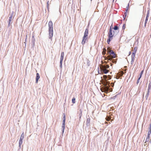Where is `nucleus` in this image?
Masks as SVG:
<instances>
[{"label":"nucleus","instance_id":"obj_52","mask_svg":"<svg viewBox=\"0 0 151 151\" xmlns=\"http://www.w3.org/2000/svg\"><path fill=\"white\" fill-rule=\"evenodd\" d=\"M112 65H113V64H112V63H111V66H112Z\"/></svg>","mask_w":151,"mask_h":151},{"label":"nucleus","instance_id":"obj_12","mask_svg":"<svg viewBox=\"0 0 151 151\" xmlns=\"http://www.w3.org/2000/svg\"><path fill=\"white\" fill-rule=\"evenodd\" d=\"M64 52H62L61 54L60 62H63L64 58Z\"/></svg>","mask_w":151,"mask_h":151},{"label":"nucleus","instance_id":"obj_24","mask_svg":"<svg viewBox=\"0 0 151 151\" xmlns=\"http://www.w3.org/2000/svg\"><path fill=\"white\" fill-rule=\"evenodd\" d=\"M49 1L48 0L47 1V9L48 12L49 11Z\"/></svg>","mask_w":151,"mask_h":151},{"label":"nucleus","instance_id":"obj_6","mask_svg":"<svg viewBox=\"0 0 151 151\" xmlns=\"http://www.w3.org/2000/svg\"><path fill=\"white\" fill-rule=\"evenodd\" d=\"M109 54L111 56L112 58H115L117 57V55L114 52L111 50V51L109 52Z\"/></svg>","mask_w":151,"mask_h":151},{"label":"nucleus","instance_id":"obj_43","mask_svg":"<svg viewBox=\"0 0 151 151\" xmlns=\"http://www.w3.org/2000/svg\"><path fill=\"white\" fill-rule=\"evenodd\" d=\"M82 113H79V116L80 117H81V116H82Z\"/></svg>","mask_w":151,"mask_h":151},{"label":"nucleus","instance_id":"obj_25","mask_svg":"<svg viewBox=\"0 0 151 151\" xmlns=\"http://www.w3.org/2000/svg\"><path fill=\"white\" fill-rule=\"evenodd\" d=\"M137 47H135L134 48V51H133V52H135V53H136V52L137 51Z\"/></svg>","mask_w":151,"mask_h":151},{"label":"nucleus","instance_id":"obj_4","mask_svg":"<svg viewBox=\"0 0 151 151\" xmlns=\"http://www.w3.org/2000/svg\"><path fill=\"white\" fill-rule=\"evenodd\" d=\"M108 37L107 40V42L108 44H109L110 42L113 39L114 35V34H108Z\"/></svg>","mask_w":151,"mask_h":151},{"label":"nucleus","instance_id":"obj_38","mask_svg":"<svg viewBox=\"0 0 151 151\" xmlns=\"http://www.w3.org/2000/svg\"><path fill=\"white\" fill-rule=\"evenodd\" d=\"M134 59H131V65H132L133 64V63L134 61Z\"/></svg>","mask_w":151,"mask_h":151},{"label":"nucleus","instance_id":"obj_35","mask_svg":"<svg viewBox=\"0 0 151 151\" xmlns=\"http://www.w3.org/2000/svg\"><path fill=\"white\" fill-rule=\"evenodd\" d=\"M14 12L13 11L12 12V13H11V14H10V16L9 17H12L14 15Z\"/></svg>","mask_w":151,"mask_h":151},{"label":"nucleus","instance_id":"obj_39","mask_svg":"<svg viewBox=\"0 0 151 151\" xmlns=\"http://www.w3.org/2000/svg\"><path fill=\"white\" fill-rule=\"evenodd\" d=\"M127 11H125L124 13V15H123L127 16Z\"/></svg>","mask_w":151,"mask_h":151},{"label":"nucleus","instance_id":"obj_1","mask_svg":"<svg viewBox=\"0 0 151 151\" xmlns=\"http://www.w3.org/2000/svg\"><path fill=\"white\" fill-rule=\"evenodd\" d=\"M48 27L49 38L52 40L53 36V23L51 20L48 22Z\"/></svg>","mask_w":151,"mask_h":151},{"label":"nucleus","instance_id":"obj_5","mask_svg":"<svg viewBox=\"0 0 151 151\" xmlns=\"http://www.w3.org/2000/svg\"><path fill=\"white\" fill-rule=\"evenodd\" d=\"M24 138V133L23 132L20 137V139L19 141V147L21 148V145L22 143V140Z\"/></svg>","mask_w":151,"mask_h":151},{"label":"nucleus","instance_id":"obj_51","mask_svg":"<svg viewBox=\"0 0 151 151\" xmlns=\"http://www.w3.org/2000/svg\"><path fill=\"white\" fill-rule=\"evenodd\" d=\"M81 117H80V116H79V120H80V119H81Z\"/></svg>","mask_w":151,"mask_h":151},{"label":"nucleus","instance_id":"obj_27","mask_svg":"<svg viewBox=\"0 0 151 151\" xmlns=\"http://www.w3.org/2000/svg\"><path fill=\"white\" fill-rule=\"evenodd\" d=\"M150 138L148 137H146V138L145 139V142L144 143H146V142H148V141L149 142L150 141Z\"/></svg>","mask_w":151,"mask_h":151},{"label":"nucleus","instance_id":"obj_26","mask_svg":"<svg viewBox=\"0 0 151 151\" xmlns=\"http://www.w3.org/2000/svg\"><path fill=\"white\" fill-rule=\"evenodd\" d=\"M151 89V86H148L147 93H150V91Z\"/></svg>","mask_w":151,"mask_h":151},{"label":"nucleus","instance_id":"obj_53","mask_svg":"<svg viewBox=\"0 0 151 151\" xmlns=\"http://www.w3.org/2000/svg\"><path fill=\"white\" fill-rule=\"evenodd\" d=\"M104 77H107V76H106V75H104Z\"/></svg>","mask_w":151,"mask_h":151},{"label":"nucleus","instance_id":"obj_41","mask_svg":"<svg viewBox=\"0 0 151 151\" xmlns=\"http://www.w3.org/2000/svg\"><path fill=\"white\" fill-rule=\"evenodd\" d=\"M148 86H151V80L150 81Z\"/></svg>","mask_w":151,"mask_h":151},{"label":"nucleus","instance_id":"obj_16","mask_svg":"<svg viewBox=\"0 0 151 151\" xmlns=\"http://www.w3.org/2000/svg\"><path fill=\"white\" fill-rule=\"evenodd\" d=\"M119 93L118 94L116 95L115 96H113V97H112L111 98H110L109 99L110 100H111V99H115L117 97V96L119 95Z\"/></svg>","mask_w":151,"mask_h":151},{"label":"nucleus","instance_id":"obj_42","mask_svg":"<svg viewBox=\"0 0 151 151\" xmlns=\"http://www.w3.org/2000/svg\"><path fill=\"white\" fill-rule=\"evenodd\" d=\"M11 24V23L8 22V25L7 26V27H9L10 24Z\"/></svg>","mask_w":151,"mask_h":151},{"label":"nucleus","instance_id":"obj_10","mask_svg":"<svg viewBox=\"0 0 151 151\" xmlns=\"http://www.w3.org/2000/svg\"><path fill=\"white\" fill-rule=\"evenodd\" d=\"M88 117H87L86 121L87 127L89 126L90 124V119L89 116H88Z\"/></svg>","mask_w":151,"mask_h":151},{"label":"nucleus","instance_id":"obj_9","mask_svg":"<svg viewBox=\"0 0 151 151\" xmlns=\"http://www.w3.org/2000/svg\"><path fill=\"white\" fill-rule=\"evenodd\" d=\"M35 39L34 37V36H32V44L31 46H32V47L34 48L35 45Z\"/></svg>","mask_w":151,"mask_h":151},{"label":"nucleus","instance_id":"obj_54","mask_svg":"<svg viewBox=\"0 0 151 151\" xmlns=\"http://www.w3.org/2000/svg\"><path fill=\"white\" fill-rule=\"evenodd\" d=\"M27 40V39H26L25 38V42H26V40Z\"/></svg>","mask_w":151,"mask_h":151},{"label":"nucleus","instance_id":"obj_37","mask_svg":"<svg viewBox=\"0 0 151 151\" xmlns=\"http://www.w3.org/2000/svg\"><path fill=\"white\" fill-rule=\"evenodd\" d=\"M148 18H147L146 17L145 20V23H147L148 20Z\"/></svg>","mask_w":151,"mask_h":151},{"label":"nucleus","instance_id":"obj_33","mask_svg":"<svg viewBox=\"0 0 151 151\" xmlns=\"http://www.w3.org/2000/svg\"><path fill=\"white\" fill-rule=\"evenodd\" d=\"M12 18V17H9V20H8V22L11 23Z\"/></svg>","mask_w":151,"mask_h":151},{"label":"nucleus","instance_id":"obj_15","mask_svg":"<svg viewBox=\"0 0 151 151\" xmlns=\"http://www.w3.org/2000/svg\"><path fill=\"white\" fill-rule=\"evenodd\" d=\"M101 67L107 69L109 68V66L108 64H105V65L102 66Z\"/></svg>","mask_w":151,"mask_h":151},{"label":"nucleus","instance_id":"obj_50","mask_svg":"<svg viewBox=\"0 0 151 151\" xmlns=\"http://www.w3.org/2000/svg\"><path fill=\"white\" fill-rule=\"evenodd\" d=\"M27 35H26V39H27Z\"/></svg>","mask_w":151,"mask_h":151},{"label":"nucleus","instance_id":"obj_20","mask_svg":"<svg viewBox=\"0 0 151 151\" xmlns=\"http://www.w3.org/2000/svg\"><path fill=\"white\" fill-rule=\"evenodd\" d=\"M148 132L151 133V122L150 123L149 126Z\"/></svg>","mask_w":151,"mask_h":151},{"label":"nucleus","instance_id":"obj_19","mask_svg":"<svg viewBox=\"0 0 151 151\" xmlns=\"http://www.w3.org/2000/svg\"><path fill=\"white\" fill-rule=\"evenodd\" d=\"M90 61L88 60H87V65L88 67H89L90 65Z\"/></svg>","mask_w":151,"mask_h":151},{"label":"nucleus","instance_id":"obj_7","mask_svg":"<svg viewBox=\"0 0 151 151\" xmlns=\"http://www.w3.org/2000/svg\"><path fill=\"white\" fill-rule=\"evenodd\" d=\"M113 23H112L110 26V28L109 29V31L108 32V34H114L115 32L114 30L113 31Z\"/></svg>","mask_w":151,"mask_h":151},{"label":"nucleus","instance_id":"obj_8","mask_svg":"<svg viewBox=\"0 0 151 151\" xmlns=\"http://www.w3.org/2000/svg\"><path fill=\"white\" fill-rule=\"evenodd\" d=\"M65 120L63 119L62 121V134H63L64 132V129L65 128Z\"/></svg>","mask_w":151,"mask_h":151},{"label":"nucleus","instance_id":"obj_45","mask_svg":"<svg viewBox=\"0 0 151 151\" xmlns=\"http://www.w3.org/2000/svg\"><path fill=\"white\" fill-rule=\"evenodd\" d=\"M131 54V51H129V55L128 56L130 55Z\"/></svg>","mask_w":151,"mask_h":151},{"label":"nucleus","instance_id":"obj_56","mask_svg":"<svg viewBox=\"0 0 151 151\" xmlns=\"http://www.w3.org/2000/svg\"><path fill=\"white\" fill-rule=\"evenodd\" d=\"M92 0H91V1Z\"/></svg>","mask_w":151,"mask_h":151},{"label":"nucleus","instance_id":"obj_22","mask_svg":"<svg viewBox=\"0 0 151 151\" xmlns=\"http://www.w3.org/2000/svg\"><path fill=\"white\" fill-rule=\"evenodd\" d=\"M143 72H144L143 70L141 71V72L139 74V78H141L142 75V74H143Z\"/></svg>","mask_w":151,"mask_h":151},{"label":"nucleus","instance_id":"obj_3","mask_svg":"<svg viewBox=\"0 0 151 151\" xmlns=\"http://www.w3.org/2000/svg\"><path fill=\"white\" fill-rule=\"evenodd\" d=\"M109 72L108 70L106 68H104L100 67L99 70L98 69V72L99 74H106L107 73Z\"/></svg>","mask_w":151,"mask_h":151},{"label":"nucleus","instance_id":"obj_11","mask_svg":"<svg viewBox=\"0 0 151 151\" xmlns=\"http://www.w3.org/2000/svg\"><path fill=\"white\" fill-rule=\"evenodd\" d=\"M40 78V76L38 73H37L36 74V83H37L38 82L39 79Z\"/></svg>","mask_w":151,"mask_h":151},{"label":"nucleus","instance_id":"obj_49","mask_svg":"<svg viewBox=\"0 0 151 151\" xmlns=\"http://www.w3.org/2000/svg\"><path fill=\"white\" fill-rule=\"evenodd\" d=\"M24 44H25V47L26 46V42H24Z\"/></svg>","mask_w":151,"mask_h":151},{"label":"nucleus","instance_id":"obj_18","mask_svg":"<svg viewBox=\"0 0 151 151\" xmlns=\"http://www.w3.org/2000/svg\"><path fill=\"white\" fill-rule=\"evenodd\" d=\"M149 14H150V9L147 11V14L146 16V17L148 18L149 17Z\"/></svg>","mask_w":151,"mask_h":151},{"label":"nucleus","instance_id":"obj_32","mask_svg":"<svg viewBox=\"0 0 151 151\" xmlns=\"http://www.w3.org/2000/svg\"><path fill=\"white\" fill-rule=\"evenodd\" d=\"M62 63H63V62H60V68L61 69H62Z\"/></svg>","mask_w":151,"mask_h":151},{"label":"nucleus","instance_id":"obj_2","mask_svg":"<svg viewBox=\"0 0 151 151\" xmlns=\"http://www.w3.org/2000/svg\"><path fill=\"white\" fill-rule=\"evenodd\" d=\"M89 23L87 28L86 29L84 33V36L83 37V39L81 43L83 45L85 44L86 42V41L88 39V28L89 27Z\"/></svg>","mask_w":151,"mask_h":151},{"label":"nucleus","instance_id":"obj_17","mask_svg":"<svg viewBox=\"0 0 151 151\" xmlns=\"http://www.w3.org/2000/svg\"><path fill=\"white\" fill-rule=\"evenodd\" d=\"M136 53L135 52H132L131 55V59H134V57Z\"/></svg>","mask_w":151,"mask_h":151},{"label":"nucleus","instance_id":"obj_48","mask_svg":"<svg viewBox=\"0 0 151 151\" xmlns=\"http://www.w3.org/2000/svg\"><path fill=\"white\" fill-rule=\"evenodd\" d=\"M105 54H106V52H103V54L104 55Z\"/></svg>","mask_w":151,"mask_h":151},{"label":"nucleus","instance_id":"obj_36","mask_svg":"<svg viewBox=\"0 0 151 151\" xmlns=\"http://www.w3.org/2000/svg\"><path fill=\"white\" fill-rule=\"evenodd\" d=\"M141 78H139V77L137 80V84H138L139 83V81L140 80V79Z\"/></svg>","mask_w":151,"mask_h":151},{"label":"nucleus","instance_id":"obj_13","mask_svg":"<svg viewBox=\"0 0 151 151\" xmlns=\"http://www.w3.org/2000/svg\"><path fill=\"white\" fill-rule=\"evenodd\" d=\"M119 27L118 26L115 25L114 26V27L113 28V29H114V30H115V32H116V31H118V32H119Z\"/></svg>","mask_w":151,"mask_h":151},{"label":"nucleus","instance_id":"obj_34","mask_svg":"<svg viewBox=\"0 0 151 151\" xmlns=\"http://www.w3.org/2000/svg\"><path fill=\"white\" fill-rule=\"evenodd\" d=\"M63 119L64 120H65V113H63Z\"/></svg>","mask_w":151,"mask_h":151},{"label":"nucleus","instance_id":"obj_47","mask_svg":"<svg viewBox=\"0 0 151 151\" xmlns=\"http://www.w3.org/2000/svg\"><path fill=\"white\" fill-rule=\"evenodd\" d=\"M146 24H147V23H145V24H144V27H146Z\"/></svg>","mask_w":151,"mask_h":151},{"label":"nucleus","instance_id":"obj_21","mask_svg":"<svg viewBox=\"0 0 151 151\" xmlns=\"http://www.w3.org/2000/svg\"><path fill=\"white\" fill-rule=\"evenodd\" d=\"M72 103L73 104H75L76 103V98L75 97H73V98L72 100Z\"/></svg>","mask_w":151,"mask_h":151},{"label":"nucleus","instance_id":"obj_30","mask_svg":"<svg viewBox=\"0 0 151 151\" xmlns=\"http://www.w3.org/2000/svg\"><path fill=\"white\" fill-rule=\"evenodd\" d=\"M150 93H147L146 96H145V98H146V100H147V98L149 96Z\"/></svg>","mask_w":151,"mask_h":151},{"label":"nucleus","instance_id":"obj_55","mask_svg":"<svg viewBox=\"0 0 151 151\" xmlns=\"http://www.w3.org/2000/svg\"><path fill=\"white\" fill-rule=\"evenodd\" d=\"M114 0H113V2H114Z\"/></svg>","mask_w":151,"mask_h":151},{"label":"nucleus","instance_id":"obj_29","mask_svg":"<svg viewBox=\"0 0 151 151\" xmlns=\"http://www.w3.org/2000/svg\"><path fill=\"white\" fill-rule=\"evenodd\" d=\"M126 24H123V25L122 27V30H124L125 29V28Z\"/></svg>","mask_w":151,"mask_h":151},{"label":"nucleus","instance_id":"obj_31","mask_svg":"<svg viewBox=\"0 0 151 151\" xmlns=\"http://www.w3.org/2000/svg\"><path fill=\"white\" fill-rule=\"evenodd\" d=\"M129 3H128L127 6V7H126V10L125 11H128V10L129 9Z\"/></svg>","mask_w":151,"mask_h":151},{"label":"nucleus","instance_id":"obj_40","mask_svg":"<svg viewBox=\"0 0 151 151\" xmlns=\"http://www.w3.org/2000/svg\"><path fill=\"white\" fill-rule=\"evenodd\" d=\"M126 16H124V15H123V20H124L125 19Z\"/></svg>","mask_w":151,"mask_h":151},{"label":"nucleus","instance_id":"obj_44","mask_svg":"<svg viewBox=\"0 0 151 151\" xmlns=\"http://www.w3.org/2000/svg\"><path fill=\"white\" fill-rule=\"evenodd\" d=\"M80 113H82V109H80Z\"/></svg>","mask_w":151,"mask_h":151},{"label":"nucleus","instance_id":"obj_28","mask_svg":"<svg viewBox=\"0 0 151 151\" xmlns=\"http://www.w3.org/2000/svg\"><path fill=\"white\" fill-rule=\"evenodd\" d=\"M151 134V133H150V132H148L147 134V137H149V138H150Z\"/></svg>","mask_w":151,"mask_h":151},{"label":"nucleus","instance_id":"obj_23","mask_svg":"<svg viewBox=\"0 0 151 151\" xmlns=\"http://www.w3.org/2000/svg\"><path fill=\"white\" fill-rule=\"evenodd\" d=\"M112 91V89L111 88H108V89L106 90L107 92H111Z\"/></svg>","mask_w":151,"mask_h":151},{"label":"nucleus","instance_id":"obj_14","mask_svg":"<svg viewBox=\"0 0 151 151\" xmlns=\"http://www.w3.org/2000/svg\"><path fill=\"white\" fill-rule=\"evenodd\" d=\"M108 60L111 61L113 63H116L117 61V60L116 59H111V58H109L108 59Z\"/></svg>","mask_w":151,"mask_h":151},{"label":"nucleus","instance_id":"obj_46","mask_svg":"<svg viewBox=\"0 0 151 151\" xmlns=\"http://www.w3.org/2000/svg\"><path fill=\"white\" fill-rule=\"evenodd\" d=\"M109 76L110 77L109 78H106L107 79H108V80L109 79L111 78H110L111 76Z\"/></svg>","mask_w":151,"mask_h":151}]
</instances>
